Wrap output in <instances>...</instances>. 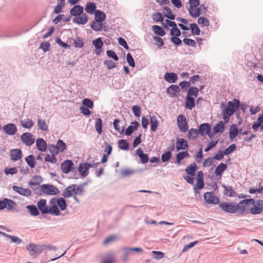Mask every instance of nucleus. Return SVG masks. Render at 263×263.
Here are the masks:
<instances>
[{
    "mask_svg": "<svg viewBox=\"0 0 263 263\" xmlns=\"http://www.w3.org/2000/svg\"><path fill=\"white\" fill-rule=\"evenodd\" d=\"M43 193L50 195H56L59 194V190L55 186L50 184H43L41 186Z\"/></svg>",
    "mask_w": 263,
    "mask_h": 263,
    "instance_id": "0eeeda50",
    "label": "nucleus"
},
{
    "mask_svg": "<svg viewBox=\"0 0 263 263\" xmlns=\"http://www.w3.org/2000/svg\"><path fill=\"white\" fill-rule=\"evenodd\" d=\"M188 10L190 14L193 17H198L201 13L198 7L190 6Z\"/></svg>",
    "mask_w": 263,
    "mask_h": 263,
    "instance_id": "bb28decb",
    "label": "nucleus"
},
{
    "mask_svg": "<svg viewBox=\"0 0 263 263\" xmlns=\"http://www.w3.org/2000/svg\"><path fill=\"white\" fill-rule=\"evenodd\" d=\"M82 188L76 184H72L64 190L63 196L64 198H69L73 196L74 199L78 202L79 200L76 196L77 195H82Z\"/></svg>",
    "mask_w": 263,
    "mask_h": 263,
    "instance_id": "f03ea898",
    "label": "nucleus"
},
{
    "mask_svg": "<svg viewBox=\"0 0 263 263\" xmlns=\"http://www.w3.org/2000/svg\"><path fill=\"white\" fill-rule=\"evenodd\" d=\"M21 123L23 127L28 129L31 128L34 125L33 121L29 118L22 120Z\"/></svg>",
    "mask_w": 263,
    "mask_h": 263,
    "instance_id": "7c9ffc66",
    "label": "nucleus"
},
{
    "mask_svg": "<svg viewBox=\"0 0 263 263\" xmlns=\"http://www.w3.org/2000/svg\"><path fill=\"white\" fill-rule=\"evenodd\" d=\"M48 149L52 155L54 156L57 155L59 152L57 146L55 145H49Z\"/></svg>",
    "mask_w": 263,
    "mask_h": 263,
    "instance_id": "0e129e2a",
    "label": "nucleus"
},
{
    "mask_svg": "<svg viewBox=\"0 0 263 263\" xmlns=\"http://www.w3.org/2000/svg\"><path fill=\"white\" fill-rule=\"evenodd\" d=\"M152 18L153 20L156 22H162L164 20L163 15L160 12H156L152 15Z\"/></svg>",
    "mask_w": 263,
    "mask_h": 263,
    "instance_id": "3c124183",
    "label": "nucleus"
},
{
    "mask_svg": "<svg viewBox=\"0 0 263 263\" xmlns=\"http://www.w3.org/2000/svg\"><path fill=\"white\" fill-rule=\"evenodd\" d=\"M84 8L80 5H76L70 10V13L76 17L83 13Z\"/></svg>",
    "mask_w": 263,
    "mask_h": 263,
    "instance_id": "aec40b11",
    "label": "nucleus"
},
{
    "mask_svg": "<svg viewBox=\"0 0 263 263\" xmlns=\"http://www.w3.org/2000/svg\"><path fill=\"white\" fill-rule=\"evenodd\" d=\"M37 206L42 214H50L52 215L59 216L61 215L60 210H65L67 207V203L63 198H53L49 201L48 204L45 199H41L37 202Z\"/></svg>",
    "mask_w": 263,
    "mask_h": 263,
    "instance_id": "f257e3e1",
    "label": "nucleus"
},
{
    "mask_svg": "<svg viewBox=\"0 0 263 263\" xmlns=\"http://www.w3.org/2000/svg\"><path fill=\"white\" fill-rule=\"evenodd\" d=\"M73 163L71 160H67L64 161L61 164V168L62 172L65 174H68L73 168Z\"/></svg>",
    "mask_w": 263,
    "mask_h": 263,
    "instance_id": "f8f14e48",
    "label": "nucleus"
},
{
    "mask_svg": "<svg viewBox=\"0 0 263 263\" xmlns=\"http://www.w3.org/2000/svg\"><path fill=\"white\" fill-rule=\"evenodd\" d=\"M97 6L95 3L92 2H88L86 3L85 10V11L90 14L95 13L96 11Z\"/></svg>",
    "mask_w": 263,
    "mask_h": 263,
    "instance_id": "5701e85b",
    "label": "nucleus"
},
{
    "mask_svg": "<svg viewBox=\"0 0 263 263\" xmlns=\"http://www.w3.org/2000/svg\"><path fill=\"white\" fill-rule=\"evenodd\" d=\"M152 29L155 34L162 36L165 34V31L159 26L154 25L152 26Z\"/></svg>",
    "mask_w": 263,
    "mask_h": 263,
    "instance_id": "4c0bfd02",
    "label": "nucleus"
},
{
    "mask_svg": "<svg viewBox=\"0 0 263 263\" xmlns=\"http://www.w3.org/2000/svg\"><path fill=\"white\" fill-rule=\"evenodd\" d=\"M263 210V201L261 199L255 200L251 202L250 213L253 215L259 214Z\"/></svg>",
    "mask_w": 263,
    "mask_h": 263,
    "instance_id": "423d86ee",
    "label": "nucleus"
},
{
    "mask_svg": "<svg viewBox=\"0 0 263 263\" xmlns=\"http://www.w3.org/2000/svg\"><path fill=\"white\" fill-rule=\"evenodd\" d=\"M177 124L181 132H186L188 130L189 126L185 116L180 115L178 116Z\"/></svg>",
    "mask_w": 263,
    "mask_h": 263,
    "instance_id": "1a4fd4ad",
    "label": "nucleus"
},
{
    "mask_svg": "<svg viewBox=\"0 0 263 263\" xmlns=\"http://www.w3.org/2000/svg\"><path fill=\"white\" fill-rule=\"evenodd\" d=\"M10 156L13 161H17L22 157V151L20 149H13L10 151Z\"/></svg>",
    "mask_w": 263,
    "mask_h": 263,
    "instance_id": "a211bd4d",
    "label": "nucleus"
},
{
    "mask_svg": "<svg viewBox=\"0 0 263 263\" xmlns=\"http://www.w3.org/2000/svg\"><path fill=\"white\" fill-rule=\"evenodd\" d=\"M56 146L59 152H63L66 147V144L64 143L63 141L61 140H59L57 141Z\"/></svg>",
    "mask_w": 263,
    "mask_h": 263,
    "instance_id": "6e6d98bb",
    "label": "nucleus"
},
{
    "mask_svg": "<svg viewBox=\"0 0 263 263\" xmlns=\"http://www.w3.org/2000/svg\"><path fill=\"white\" fill-rule=\"evenodd\" d=\"M197 168V165L195 163H193L186 167L185 171L189 175L195 176V173Z\"/></svg>",
    "mask_w": 263,
    "mask_h": 263,
    "instance_id": "2f4dec72",
    "label": "nucleus"
},
{
    "mask_svg": "<svg viewBox=\"0 0 263 263\" xmlns=\"http://www.w3.org/2000/svg\"><path fill=\"white\" fill-rule=\"evenodd\" d=\"M176 145L177 151L184 150L188 148L187 142L183 138H178L176 141Z\"/></svg>",
    "mask_w": 263,
    "mask_h": 263,
    "instance_id": "f3484780",
    "label": "nucleus"
},
{
    "mask_svg": "<svg viewBox=\"0 0 263 263\" xmlns=\"http://www.w3.org/2000/svg\"><path fill=\"white\" fill-rule=\"evenodd\" d=\"M195 106V100L193 98L190 96H187L185 107L186 108L192 109Z\"/></svg>",
    "mask_w": 263,
    "mask_h": 263,
    "instance_id": "473e14b6",
    "label": "nucleus"
},
{
    "mask_svg": "<svg viewBox=\"0 0 263 263\" xmlns=\"http://www.w3.org/2000/svg\"><path fill=\"white\" fill-rule=\"evenodd\" d=\"M101 263H114V257L112 253L106 255L101 260Z\"/></svg>",
    "mask_w": 263,
    "mask_h": 263,
    "instance_id": "37998d69",
    "label": "nucleus"
},
{
    "mask_svg": "<svg viewBox=\"0 0 263 263\" xmlns=\"http://www.w3.org/2000/svg\"><path fill=\"white\" fill-rule=\"evenodd\" d=\"M132 110L135 116L139 117L141 114V107L138 105H134L132 107Z\"/></svg>",
    "mask_w": 263,
    "mask_h": 263,
    "instance_id": "69168bd1",
    "label": "nucleus"
},
{
    "mask_svg": "<svg viewBox=\"0 0 263 263\" xmlns=\"http://www.w3.org/2000/svg\"><path fill=\"white\" fill-rule=\"evenodd\" d=\"M92 44L95 47V52L97 55H99L102 51V47L103 45V42L102 39L98 37L97 39L92 41Z\"/></svg>",
    "mask_w": 263,
    "mask_h": 263,
    "instance_id": "2eb2a0df",
    "label": "nucleus"
},
{
    "mask_svg": "<svg viewBox=\"0 0 263 263\" xmlns=\"http://www.w3.org/2000/svg\"><path fill=\"white\" fill-rule=\"evenodd\" d=\"M13 190L18 194L24 196L29 197L31 194V191L29 189H25L22 187L14 185Z\"/></svg>",
    "mask_w": 263,
    "mask_h": 263,
    "instance_id": "ddd939ff",
    "label": "nucleus"
},
{
    "mask_svg": "<svg viewBox=\"0 0 263 263\" xmlns=\"http://www.w3.org/2000/svg\"><path fill=\"white\" fill-rule=\"evenodd\" d=\"M240 105V101L238 99H234L232 101H229L227 106L222 111L224 112L227 115H233L236 110Z\"/></svg>",
    "mask_w": 263,
    "mask_h": 263,
    "instance_id": "20e7f679",
    "label": "nucleus"
},
{
    "mask_svg": "<svg viewBox=\"0 0 263 263\" xmlns=\"http://www.w3.org/2000/svg\"><path fill=\"white\" fill-rule=\"evenodd\" d=\"M45 161L55 163L57 162V159L54 155H47L45 158Z\"/></svg>",
    "mask_w": 263,
    "mask_h": 263,
    "instance_id": "e2e57ef3",
    "label": "nucleus"
},
{
    "mask_svg": "<svg viewBox=\"0 0 263 263\" xmlns=\"http://www.w3.org/2000/svg\"><path fill=\"white\" fill-rule=\"evenodd\" d=\"M219 208L223 211L229 213L237 212V203L234 202H222L219 204Z\"/></svg>",
    "mask_w": 263,
    "mask_h": 263,
    "instance_id": "39448f33",
    "label": "nucleus"
},
{
    "mask_svg": "<svg viewBox=\"0 0 263 263\" xmlns=\"http://www.w3.org/2000/svg\"><path fill=\"white\" fill-rule=\"evenodd\" d=\"M238 133V129L236 125H233L230 127L229 130V137L231 139L235 138Z\"/></svg>",
    "mask_w": 263,
    "mask_h": 263,
    "instance_id": "c9c22d12",
    "label": "nucleus"
},
{
    "mask_svg": "<svg viewBox=\"0 0 263 263\" xmlns=\"http://www.w3.org/2000/svg\"><path fill=\"white\" fill-rule=\"evenodd\" d=\"M21 139L27 146L32 145L35 141L33 135L30 133L28 132L24 133L21 136Z\"/></svg>",
    "mask_w": 263,
    "mask_h": 263,
    "instance_id": "9d476101",
    "label": "nucleus"
},
{
    "mask_svg": "<svg viewBox=\"0 0 263 263\" xmlns=\"http://www.w3.org/2000/svg\"><path fill=\"white\" fill-rule=\"evenodd\" d=\"M83 104L86 107L92 108L93 106V102L89 99H84L83 101Z\"/></svg>",
    "mask_w": 263,
    "mask_h": 263,
    "instance_id": "338daca9",
    "label": "nucleus"
},
{
    "mask_svg": "<svg viewBox=\"0 0 263 263\" xmlns=\"http://www.w3.org/2000/svg\"><path fill=\"white\" fill-rule=\"evenodd\" d=\"M42 182V178L40 176H34L29 181L28 184L31 186H38Z\"/></svg>",
    "mask_w": 263,
    "mask_h": 263,
    "instance_id": "c85d7f7f",
    "label": "nucleus"
},
{
    "mask_svg": "<svg viewBox=\"0 0 263 263\" xmlns=\"http://www.w3.org/2000/svg\"><path fill=\"white\" fill-rule=\"evenodd\" d=\"M179 91V87L176 85H172L167 89V93L171 95V96H175L176 95V93Z\"/></svg>",
    "mask_w": 263,
    "mask_h": 263,
    "instance_id": "f704fd0d",
    "label": "nucleus"
},
{
    "mask_svg": "<svg viewBox=\"0 0 263 263\" xmlns=\"http://www.w3.org/2000/svg\"><path fill=\"white\" fill-rule=\"evenodd\" d=\"M91 166V165L89 163H84L79 165L78 171L82 176L85 177L88 175V171Z\"/></svg>",
    "mask_w": 263,
    "mask_h": 263,
    "instance_id": "dca6fc26",
    "label": "nucleus"
},
{
    "mask_svg": "<svg viewBox=\"0 0 263 263\" xmlns=\"http://www.w3.org/2000/svg\"><path fill=\"white\" fill-rule=\"evenodd\" d=\"M210 130V126L208 123H204L200 125L199 133L202 136L208 135Z\"/></svg>",
    "mask_w": 263,
    "mask_h": 263,
    "instance_id": "412c9836",
    "label": "nucleus"
},
{
    "mask_svg": "<svg viewBox=\"0 0 263 263\" xmlns=\"http://www.w3.org/2000/svg\"><path fill=\"white\" fill-rule=\"evenodd\" d=\"M36 145L38 150L45 152L47 149V144L45 140L42 138H39L36 140Z\"/></svg>",
    "mask_w": 263,
    "mask_h": 263,
    "instance_id": "4be33fe9",
    "label": "nucleus"
},
{
    "mask_svg": "<svg viewBox=\"0 0 263 263\" xmlns=\"http://www.w3.org/2000/svg\"><path fill=\"white\" fill-rule=\"evenodd\" d=\"M18 172V170L16 167L6 168L4 170V173L6 175H15Z\"/></svg>",
    "mask_w": 263,
    "mask_h": 263,
    "instance_id": "5fc2aeb1",
    "label": "nucleus"
},
{
    "mask_svg": "<svg viewBox=\"0 0 263 263\" xmlns=\"http://www.w3.org/2000/svg\"><path fill=\"white\" fill-rule=\"evenodd\" d=\"M190 27L192 34L194 35H199L200 34V29L199 28L196 24H191L190 25Z\"/></svg>",
    "mask_w": 263,
    "mask_h": 263,
    "instance_id": "864d4df0",
    "label": "nucleus"
},
{
    "mask_svg": "<svg viewBox=\"0 0 263 263\" xmlns=\"http://www.w3.org/2000/svg\"><path fill=\"white\" fill-rule=\"evenodd\" d=\"M90 27L96 31H100L102 30L103 24L101 22L93 21L91 23Z\"/></svg>",
    "mask_w": 263,
    "mask_h": 263,
    "instance_id": "72a5a7b5",
    "label": "nucleus"
},
{
    "mask_svg": "<svg viewBox=\"0 0 263 263\" xmlns=\"http://www.w3.org/2000/svg\"><path fill=\"white\" fill-rule=\"evenodd\" d=\"M198 93V90L196 87H192L190 88L188 91H187V96H194L195 97H197Z\"/></svg>",
    "mask_w": 263,
    "mask_h": 263,
    "instance_id": "680f3d73",
    "label": "nucleus"
},
{
    "mask_svg": "<svg viewBox=\"0 0 263 263\" xmlns=\"http://www.w3.org/2000/svg\"><path fill=\"white\" fill-rule=\"evenodd\" d=\"M119 119H115L113 122L114 127L116 131L120 133H122L124 131V127H120L119 125Z\"/></svg>",
    "mask_w": 263,
    "mask_h": 263,
    "instance_id": "8fccbe9b",
    "label": "nucleus"
},
{
    "mask_svg": "<svg viewBox=\"0 0 263 263\" xmlns=\"http://www.w3.org/2000/svg\"><path fill=\"white\" fill-rule=\"evenodd\" d=\"M153 40L156 42V45L160 48L164 45V42L162 39L160 37L154 36L153 37Z\"/></svg>",
    "mask_w": 263,
    "mask_h": 263,
    "instance_id": "bf43d9fd",
    "label": "nucleus"
},
{
    "mask_svg": "<svg viewBox=\"0 0 263 263\" xmlns=\"http://www.w3.org/2000/svg\"><path fill=\"white\" fill-rule=\"evenodd\" d=\"M249 192L250 194H260L263 193V185H259L257 189H254V187H251L249 190Z\"/></svg>",
    "mask_w": 263,
    "mask_h": 263,
    "instance_id": "4d7b16f0",
    "label": "nucleus"
},
{
    "mask_svg": "<svg viewBox=\"0 0 263 263\" xmlns=\"http://www.w3.org/2000/svg\"><path fill=\"white\" fill-rule=\"evenodd\" d=\"M50 45L49 43L47 42H44L41 43L40 44V48L42 49L44 52L49 51L50 49Z\"/></svg>",
    "mask_w": 263,
    "mask_h": 263,
    "instance_id": "774afa93",
    "label": "nucleus"
},
{
    "mask_svg": "<svg viewBox=\"0 0 263 263\" xmlns=\"http://www.w3.org/2000/svg\"><path fill=\"white\" fill-rule=\"evenodd\" d=\"M222 187L224 189V195L228 197H235L236 196V193L234 191L233 187L231 186L222 185Z\"/></svg>",
    "mask_w": 263,
    "mask_h": 263,
    "instance_id": "c756f323",
    "label": "nucleus"
},
{
    "mask_svg": "<svg viewBox=\"0 0 263 263\" xmlns=\"http://www.w3.org/2000/svg\"><path fill=\"white\" fill-rule=\"evenodd\" d=\"M43 248L42 246H37L34 243H30L27 246V249L29 254L33 257L40 254L42 252Z\"/></svg>",
    "mask_w": 263,
    "mask_h": 263,
    "instance_id": "6e6552de",
    "label": "nucleus"
},
{
    "mask_svg": "<svg viewBox=\"0 0 263 263\" xmlns=\"http://www.w3.org/2000/svg\"><path fill=\"white\" fill-rule=\"evenodd\" d=\"M253 201V198L246 199L237 203V212L244 214L250 213L251 202Z\"/></svg>",
    "mask_w": 263,
    "mask_h": 263,
    "instance_id": "7ed1b4c3",
    "label": "nucleus"
},
{
    "mask_svg": "<svg viewBox=\"0 0 263 263\" xmlns=\"http://www.w3.org/2000/svg\"><path fill=\"white\" fill-rule=\"evenodd\" d=\"M106 54L108 58H112L116 61H117L119 59L118 57L114 51L111 50H107L106 51Z\"/></svg>",
    "mask_w": 263,
    "mask_h": 263,
    "instance_id": "052dcab7",
    "label": "nucleus"
},
{
    "mask_svg": "<svg viewBox=\"0 0 263 263\" xmlns=\"http://www.w3.org/2000/svg\"><path fill=\"white\" fill-rule=\"evenodd\" d=\"M95 21L102 23L106 18L105 14L99 10H96L94 13Z\"/></svg>",
    "mask_w": 263,
    "mask_h": 263,
    "instance_id": "b1692460",
    "label": "nucleus"
},
{
    "mask_svg": "<svg viewBox=\"0 0 263 263\" xmlns=\"http://www.w3.org/2000/svg\"><path fill=\"white\" fill-rule=\"evenodd\" d=\"M227 165L222 163L219 164L216 168L215 174L217 176H221L222 173L226 170Z\"/></svg>",
    "mask_w": 263,
    "mask_h": 263,
    "instance_id": "58836bf2",
    "label": "nucleus"
},
{
    "mask_svg": "<svg viewBox=\"0 0 263 263\" xmlns=\"http://www.w3.org/2000/svg\"><path fill=\"white\" fill-rule=\"evenodd\" d=\"M137 155L140 157V160L142 163H145L148 162V158L147 154L143 153L142 148H138L136 151Z\"/></svg>",
    "mask_w": 263,
    "mask_h": 263,
    "instance_id": "cd10ccee",
    "label": "nucleus"
},
{
    "mask_svg": "<svg viewBox=\"0 0 263 263\" xmlns=\"http://www.w3.org/2000/svg\"><path fill=\"white\" fill-rule=\"evenodd\" d=\"M189 154L187 152H182L178 153L177 155V161L178 163H180V161L184 158L189 157Z\"/></svg>",
    "mask_w": 263,
    "mask_h": 263,
    "instance_id": "603ef678",
    "label": "nucleus"
},
{
    "mask_svg": "<svg viewBox=\"0 0 263 263\" xmlns=\"http://www.w3.org/2000/svg\"><path fill=\"white\" fill-rule=\"evenodd\" d=\"M204 198L206 202L210 204H216L219 202V199L213 193L206 192L204 194Z\"/></svg>",
    "mask_w": 263,
    "mask_h": 263,
    "instance_id": "9b49d317",
    "label": "nucleus"
},
{
    "mask_svg": "<svg viewBox=\"0 0 263 263\" xmlns=\"http://www.w3.org/2000/svg\"><path fill=\"white\" fill-rule=\"evenodd\" d=\"M27 209L29 212L30 214L32 216H38L40 212L36 206L34 205H28L26 206Z\"/></svg>",
    "mask_w": 263,
    "mask_h": 263,
    "instance_id": "e433bc0d",
    "label": "nucleus"
},
{
    "mask_svg": "<svg viewBox=\"0 0 263 263\" xmlns=\"http://www.w3.org/2000/svg\"><path fill=\"white\" fill-rule=\"evenodd\" d=\"M119 147L120 149L123 150H128L129 148V144L128 142L123 139L120 140L118 142Z\"/></svg>",
    "mask_w": 263,
    "mask_h": 263,
    "instance_id": "09e8293b",
    "label": "nucleus"
},
{
    "mask_svg": "<svg viewBox=\"0 0 263 263\" xmlns=\"http://www.w3.org/2000/svg\"><path fill=\"white\" fill-rule=\"evenodd\" d=\"M263 123V114L259 116L257 118V122L254 123L252 124V128L254 131H256L257 128L260 127V126Z\"/></svg>",
    "mask_w": 263,
    "mask_h": 263,
    "instance_id": "79ce46f5",
    "label": "nucleus"
},
{
    "mask_svg": "<svg viewBox=\"0 0 263 263\" xmlns=\"http://www.w3.org/2000/svg\"><path fill=\"white\" fill-rule=\"evenodd\" d=\"M224 124L223 121H220L213 127V132L215 134L222 133L224 129Z\"/></svg>",
    "mask_w": 263,
    "mask_h": 263,
    "instance_id": "a878e982",
    "label": "nucleus"
},
{
    "mask_svg": "<svg viewBox=\"0 0 263 263\" xmlns=\"http://www.w3.org/2000/svg\"><path fill=\"white\" fill-rule=\"evenodd\" d=\"M102 122L100 118L96 119L95 128L99 134L102 133Z\"/></svg>",
    "mask_w": 263,
    "mask_h": 263,
    "instance_id": "a18cd8bd",
    "label": "nucleus"
},
{
    "mask_svg": "<svg viewBox=\"0 0 263 263\" xmlns=\"http://www.w3.org/2000/svg\"><path fill=\"white\" fill-rule=\"evenodd\" d=\"M151 129L153 132H155L158 126V121L156 117L151 116L150 118Z\"/></svg>",
    "mask_w": 263,
    "mask_h": 263,
    "instance_id": "ea45409f",
    "label": "nucleus"
},
{
    "mask_svg": "<svg viewBox=\"0 0 263 263\" xmlns=\"http://www.w3.org/2000/svg\"><path fill=\"white\" fill-rule=\"evenodd\" d=\"M25 160L27 164L31 168H34L35 167L36 162L33 155H30L28 156L27 157H26Z\"/></svg>",
    "mask_w": 263,
    "mask_h": 263,
    "instance_id": "c03bdc74",
    "label": "nucleus"
},
{
    "mask_svg": "<svg viewBox=\"0 0 263 263\" xmlns=\"http://www.w3.org/2000/svg\"><path fill=\"white\" fill-rule=\"evenodd\" d=\"M37 125L40 129L43 131L48 130V125L45 120L38 119L37 120Z\"/></svg>",
    "mask_w": 263,
    "mask_h": 263,
    "instance_id": "a19ab883",
    "label": "nucleus"
},
{
    "mask_svg": "<svg viewBox=\"0 0 263 263\" xmlns=\"http://www.w3.org/2000/svg\"><path fill=\"white\" fill-rule=\"evenodd\" d=\"M5 133L9 135H14L17 132L16 126L13 123H9L3 127Z\"/></svg>",
    "mask_w": 263,
    "mask_h": 263,
    "instance_id": "4468645a",
    "label": "nucleus"
},
{
    "mask_svg": "<svg viewBox=\"0 0 263 263\" xmlns=\"http://www.w3.org/2000/svg\"><path fill=\"white\" fill-rule=\"evenodd\" d=\"M199 134L198 130L196 129L192 128L188 133V138L190 139H195L197 138Z\"/></svg>",
    "mask_w": 263,
    "mask_h": 263,
    "instance_id": "de8ad7c7",
    "label": "nucleus"
},
{
    "mask_svg": "<svg viewBox=\"0 0 263 263\" xmlns=\"http://www.w3.org/2000/svg\"><path fill=\"white\" fill-rule=\"evenodd\" d=\"M73 22L78 24H85L88 21V16L85 14L83 13L74 17L73 18Z\"/></svg>",
    "mask_w": 263,
    "mask_h": 263,
    "instance_id": "6ab92c4d",
    "label": "nucleus"
},
{
    "mask_svg": "<svg viewBox=\"0 0 263 263\" xmlns=\"http://www.w3.org/2000/svg\"><path fill=\"white\" fill-rule=\"evenodd\" d=\"M164 16L172 20H175V15L172 13L171 9L168 7H165L164 8Z\"/></svg>",
    "mask_w": 263,
    "mask_h": 263,
    "instance_id": "49530a36",
    "label": "nucleus"
},
{
    "mask_svg": "<svg viewBox=\"0 0 263 263\" xmlns=\"http://www.w3.org/2000/svg\"><path fill=\"white\" fill-rule=\"evenodd\" d=\"M198 23L199 24L204 26H208L209 25V20L205 17H200L198 19Z\"/></svg>",
    "mask_w": 263,
    "mask_h": 263,
    "instance_id": "13d9d810",
    "label": "nucleus"
},
{
    "mask_svg": "<svg viewBox=\"0 0 263 263\" xmlns=\"http://www.w3.org/2000/svg\"><path fill=\"white\" fill-rule=\"evenodd\" d=\"M164 78L169 83H175L178 79V77L175 73L166 72L164 75Z\"/></svg>",
    "mask_w": 263,
    "mask_h": 263,
    "instance_id": "393cba45",
    "label": "nucleus"
}]
</instances>
